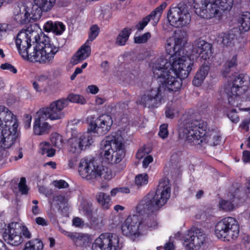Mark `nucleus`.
<instances>
[{"label":"nucleus","instance_id":"4c0bfd02","mask_svg":"<svg viewBox=\"0 0 250 250\" xmlns=\"http://www.w3.org/2000/svg\"><path fill=\"white\" fill-rule=\"evenodd\" d=\"M148 182V176L146 173L139 174L135 176V183L140 187L146 185Z\"/></svg>","mask_w":250,"mask_h":250},{"label":"nucleus","instance_id":"39448f33","mask_svg":"<svg viewBox=\"0 0 250 250\" xmlns=\"http://www.w3.org/2000/svg\"><path fill=\"white\" fill-rule=\"evenodd\" d=\"M18 126L17 116L8 108L0 105V161L9 155L8 149L17 139Z\"/></svg>","mask_w":250,"mask_h":250},{"label":"nucleus","instance_id":"f8f14e48","mask_svg":"<svg viewBox=\"0 0 250 250\" xmlns=\"http://www.w3.org/2000/svg\"><path fill=\"white\" fill-rule=\"evenodd\" d=\"M78 172L82 178L93 180L101 177L103 173L101 167L95 162L93 158H82L78 166Z\"/></svg>","mask_w":250,"mask_h":250},{"label":"nucleus","instance_id":"864d4df0","mask_svg":"<svg viewBox=\"0 0 250 250\" xmlns=\"http://www.w3.org/2000/svg\"><path fill=\"white\" fill-rule=\"evenodd\" d=\"M32 121V117L30 115L27 114L25 116V121L24 122V127L27 129L30 127Z\"/></svg>","mask_w":250,"mask_h":250},{"label":"nucleus","instance_id":"72a5a7b5","mask_svg":"<svg viewBox=\"0 0 250 250\" xmlns=\"http://www.w3.org/2000/svg\"><path fill=\"white\" fill-rule=\"evenodd\" d=\"M131 29L128 27L124 28L117 37L116 43L119 46L125 45L131 33Z\"/></svg>","mask_w":250,"mask_h":250},{"label":"nucleus","instance_id":"393cba45","mask_svg":"<svg viewBox=\"0 0 250 250\" xmlns=\"http://www.w3.org/2000/svg\"><path fill=\"white\" fill-rule=\"evenodd\" d=\"M214 5L212 8L214 10H216V13L214 14V17H220L222 14V12L225 11H229L233 4V0H214Z\"/></svg>","mask_w":250,"mask_h":250},{"label":"nucleus","instance_id":"a211bd4d","mask_svg":"<svg viewBox=\"0 0 250 250\" xmlns=\"http://www.w3.org/2000/svg\"><path fill=\"white\" fill-rule=\"evenodd\" d=\"M56 0H34L30 12L33 20H39L43 12L50 11L54 6Z\"/></svg>","mask_w":250,"mask_h":250},{"label":"nucleus","instance_id":"3c124183","mask_svg":"<svg viewBox=\"0 0 250 250\" xmlns=\"http://www.w3.org/2000/svg\"><path fill=\"white\" fill-rule=\"evenodd\" d=\"M242 160L244 163H248L250 162V151L244 150L242 153Z\"/></svg>","mask_w":250,"mask_h":250},{"label":"nucleus","instance_id":"5701e85b","mask_svg":"<svg viewBox=\"0 0 250 250\" xmlns=\"http://www.w3.org/2000/svg\"><path fill=\"white\" fill-rule=\"evenodd\" d=\"M67 236L73 241L77 247L89 246L92 241L90 235L77 232H67Z\"/></svg>","mask_w":250,"mask_h":250},{"label":"nucleus","instance_id":"c03bdc74","mask_svg":"<svg viewBox=\"0 0 250 250\" xmlns=\"http://www.w3.org/2000/svg\"><path fill=\"white\" fill-rule=\"evenodd\" d=\"M53 184L55 187L59 189L65 188L69 187V184L63 180H54L53 182Z\"/></svg>","mask_w":250,"mask_h":250},{"label":"nucleus","instance_id":"a19ab883","mask_svg":"<svg viewBox=\"0 0 250 250\" xmlns=\"http://www.w3.org/2000/svg\"><path fill=\"white\" fill-rule=\"evenodd\" d=\"M172 40V43L174 44V49H177V51L176 52V54L180 53L181 52L183 51V47L182 45V43L183 42V39L181 38H176L174 39V41L173 42Z\"/></svg>","mask_w":250,"mask_h":250},{"label":"nucleus","instance_id":"6e6d98bb","mask_svg":"<svg viewBox=\"0 0 250 250\" xmlns=\"http://www.w3.org/2000/svg\"><path fill=\"white\" fill-rule=\"evenodd\" d=\"M87 88L89 90V92L92 94H96L99 91V88L95 85H89L88 86Z\"/></svg>","mask_w":250,"mask_h":250},{"label":"nucleus","instance_id":"ea45409f","mask_svg":"<svg viewBox=\"0 0 250 250\" xmlns=\"http://www.w3.org/2000/svg\"><path fill=\"white\" fill-rule=\"evenodd\" d=\"M150 37V33L149 32H146L142 36L134 37V42L138 44L145 43Z\"/></svg>","mask_w":250,"mask_h":250},{"label":"nucleus","instance_id":"58836bf2","mask_svg":"<svg viewBox=\"0 0 250 250\" xmlns=\"http://www.w3.org/2000/svg\"><path fill=\"white\" fill-rule=\"evenodd\" d=\"M219 206L220 209L226 211H231L234 208V204L232 202L224 199L220 200Z\"/></svg>","mask_w":250,"mask_h":250},{"label":"nucleus","instance_id":"de8ad7c7","mask_svg":"<svg viewBox=\"0 0 250 250\" xmlns=\"http://www.w3.org/2000/svg\"><path fill=\"white\" fill-rule=\"evenodd\" d=\"M237 65V55H234L231 60L227 61L225 64L226 69L229 70L230 68Z\"/></svg>","mask_w":250,"mask_h":250},{"label":"nucleus","instance_id":"f704fd0d","mask_svg":"<svg viewBox=\"0 0 250 250\" xmlns=\"http://www.w3.org/2000/svg\"><path fill=\"white\" fill-rule=\"evenodd\" d=\"M44 245L39 239H33L26 242L22 250H42Z\"/></svg>","mask_w":250,"mask_h":250},{"label":"nucleus","instance_id":"13d9d810","mask_svg":"<svg viewBox=\"0 0 250 250\" xmlns=\"http://www.w3.org/2000/svg\"><path fill=\"white\" fill-rule=\"evenodd\" d=\"M71 137H75V138H79V132L77 130V129L76 126H73L71 128Z\"/></svg>","mask_w":250,"mask_h":250},{"label":"nucleus","instance_id":"c756f323","mask_svg":"<svg viewBox=\"0 0 250 250\" xmlns=\"http://www.w3.org/2000/svg\"><path fill=\"white\" fill-rule=\"evenodd\" d=\"M237 36L230 30L226 33H222L218 36V41L220 42L224 46H229L234 43Z\"/></svg>","mask_w":250,"mask_h":250},{"label":"nucleus","instance_id":"2f4dec72","mask_svg":"<svg viewBox=\"0 0 250 250\" xmlns=\"http://www.w3.org/2000/svg\"><path fill=\"white\" fill-rule=\"evenodd\" d=\"M96 199L103 209H108L112 205L110 196L103 192H98L96 195Z\"/></svg>","mask_w":250,"mask_h":250},{"label":"nucleus","instance_id":"69168bd1","mask_svg":"<svg viewBox=\"0 0 250 250\" xmlns=\"http://www.w3.org/2000/svg\"><path fill=\"white\" fill-rule=\"evenodd\" d=\"M118 188L119 189V192L124 193H129L130 192V189L128 187H124Z\"/></svg>","mask_w":250,"mask_h":250},{"label":"nucleus","instance_id":"e433bc0d","mask_svg":"<svg viewBox=\"0 0 250 250\" xmlns=\"http://www.w3.org/2000/svg\"><path fill=\"white\" fill-rule=\"evenodd\" d=\"M81 210L85 216L91 221L95 222V218L93 216L92 204L87 202H83L81 204Z\"/></svg>","mask_w":250,"mask_h":250},{"label":"nucleus","instance_id":"1a4fd4ad","mask_svg":"<svg viewBox=\"0 0 250 250\" xmlns=\"http://www.w3.org/2000/svg\"><path fill=\"white\" fill-rule=\"evenodd\" d=\"M232 83L230 90L228 93V102L229 104L234 106L235 101H238L240 96L247 91L250 84V77L247 74H239L234 78Z\"/></svg>","mask_w":250,"mask_h":250},{"label":"nucleus","instance_id":"ddd939ff","mask_svg":"<svg viewBox=\"0 0 250 250\" xmlns=\"http://www.w3.org/2000/svg\"><path fill=\"white\" fill-rule=\"evenodd\" d=\"M100 28L96 24L92 25L90 28L88 39L84 44L82 45L71 59V62L76 65L88 58L91 54V47L87 44L88 42H92L98 36Z\"/></svg>","mask_w":250,"mask_h":250},{"label":"nucleus","instance_id":"f257e3e1","mask_svg":"<svg viewBox=\"0 0 250 250\" xmlns=\"http://www.w3.org/2000/svg\"><path fill=\"white\" fill-rule=\"evenodd\" d=\"M167 62L162 58L157 59L153 63L152 71L157 79L158 86L147 91L141 98L137 104L149 108L158 107L162 104L166 92L179 91L182 86L183 79L187 78L190 72L193 62L188 64Z\"/></svg>","mask_w":250,"mask_h":250},{"label":"nucleus","instance_id":"4be33fe9","mask_svg":"<svg viewBox=\"0 0 250 250\" xmlns=\"http://www.w3.org/2000/svg\"><path fill=\"white\" fill-rule=\"evenodd\" d=\"M42 108H43L40 109V110L37 112L38 117L35 119V122L34 123V132L35 135H41L48 133L51 128V126L49 125L48 123L44 122L42 124L41 123L42 118H49L50 119L49 117L46 116V115L41 111Z\"/></svg>","mask_w":250,"mask_h":250},{"label":"nucleus","instance_id":"cd10ccee","mask_svg":"<svg viewBox=\"0 0 250 250\" xmlns=\"http://www.w3.org/2000/svg\"><path fill=\"white\" fill-rule=\"evenodd\" d=\"M226 217L218 222L215 226V235L219 239H224L228 241V225L226 223Z\"/></svg>","mask_w":250,"mask_h":250},{"label":"nucleus","instance_id":"20e7f679","mask_svg":"<svg viewBox=\"0 0 250 250\" xmlns=\"http://www.w3.org/2000/svg\"><path fill=\"white\" fill-rule=\"evenodd\" d=\"M179 137L185 138L190 146H201L212 137L214 146L220 144L221 137L213 129H210L207 122L202 120H192L184 124L179 129Z\"/></svg>","mask_w":250,"mask_h":250},{"label":"nucleus","instance_id":"5fc2aeb1","mask_svg":"<svg viewBox=\"0 0 250 250\" xmlns=\"http://www.w3.org/2000/svg\"><path fill=\"white\" fill-rule=\"evenodd\" d=\"M36 223L42 226H46L48 225L47 221L41 217H38L35 219Z\"/></svg>","mask_w":250,"mask_h":250},{"label":"nucleus","instance_id":"a878e982","mask_svg":"<svg viewBox=\"0 0 250 250\" xmlns=\"http://www.w3.org/2000/svg\"><path fill=\"white\" fill-rule=\"evenodd\" d=\"M209 70L210 66L208 64H206L205 62L196 72L192 80L193 84L195 86H200L208 75Z\"/></svg>","mask_w":250,"mask_h":250},{"label":"nucleus","instance_id":"338daca9","mask_svg":"<svg viewBox=\"0 0 250 250\" xmlns=\"http://www.w3.org/2000/svg\"><path fill=\"white\" fill-rule=\"evenodd\" d=\"M32 211V213L35 215H37L40 213V209L37 205L33 206Z\"/></svg>","mask_w":250,"mask_h":250},{"label":"nucleus","instance_id":"0eeeda50","mask_svg":"<svg viewBox=\"0 0 250 250\" xmlns=\"http://www.w3.org/2000/svg\"><path fill=\"white\" fill-rule=\"evenodd\" d=\"M68 102L81 104H84L86 103L85 99L82 95L71 93L68 95L66 99L62 98L54 101L48 107H43L41 111L51 120L60 119L64 116L62 110L67 106Z\"/></svg>","mask_w":250,"mask_h":250},{"label":"nucleus","instance_id":"9b49d317","mask_svg":"<svg viewBox=\"0 0 250 250\" xmlns=\"http://www.w3.org/2000/svg\"><path fill=\"white\" fill-rule=\"evenodd\" d=\"M119 237L115 233L104 232L97 238L92 245V250H118Z\"/></svg>","mask_w":250,"mask_h":250},{"label":"nucleus","instance_id":"37998d69","mask_svg":"<svg viewBox=\"0 0 250 250\" xmlns=\"http://www.w3.org/2000/svg\"><path fill=\"white\" fill-rule=\"evenodd\" d=\"M19 191L22 194H26L28 193V188L26 184V179L25 177H21L18 185Z\"/></svg>","mask_w":250,"mask_h":250},{"label":"nucleus","instance_id":"774afa93","mask_svg":"<svg viewBox=\"0 0 250 250\" xmlns=\"http://www.w3.org/2000/svg\"><path fill=\"white\" fill-rule=\"evenodd\" d=\"M246 191L247 196L250 198V178L247 182Z\"/></svg>","mask_w":250,"mask_h":250},{"label":"nucleus","instance_id":"473e14b6","mask_svg":"<svg viewBox=\"0 0 250 250\" xmlns=\"http://www.w3.org/2000/svg\"><path fill=\"white\" fill-rule=\"evenodd\" d=\"M68 202L67 197L65 195H58L54 196L52 199L49 200L51 207H55L59 210H62V206L63 208L67 206Z\"/></svg>","mask_w":250,"mask_h":250},{"label":"nucleus","instance_id":"423d86ee","mask_svg":"<svg viewBox=\"0 0 250 250\" xmlns=\"http://www.w3.org/2000/svg\"><path fill=\"white\" fill-rule=\"evenodd\" d=\"M122 139L115 133L106 136L101 142L100 154L107 164H118L125 157Z\"/></svg>","mask_w":250,"mask_h":250},{"label":"nucleus","instance_id":"9d476101","mask_svg":"<svg viewBox=\"0 0 250 250\" xmlns=\"http://www.w3.org/2000/svg\"><path fill=\"white\" fill-rule=\"evenodd\" d=\"M86 121L88 125L87 131L91 134L93 132L104 135L110 130L113 124L111 116L107 114H103L97 118L90 116Z\"/></svg>","mask_w":250,"mask_h":250},{"label":"nucleus","instance_id":"e2e57ef3","mask_svg":"<svg viewBox=\"0 0 250 250\" xmlns=\"http://www.w3.org/2000/svg\"><path fill=\"white\" fill-rule=\"evenodd\" d=\"M7 31L6 27L0 23V41L2 39L3 34L5 33Z\"/></svg>","mask_w":250,"mask_h":250},{"label":"nucleus","instance_id":"680f3d73","mask_svg":"<svg viewBox=\"0 0 250 250\" xmlns=\"http://www.w3.org/2000/svg\"><path fill=\"white\" fill-rule=\"evenodd\" d=\"M48 77L46 75H41L40 76H39L37 78V80L39 83H42L45 81H47L48 80Z\"/></svg>","mask_w":250,"mask_h":250},{"label":"nucleus","instance_id":"c9c22d12","mask_svg":"<svg viewBox=\"0 0 250 250\" xmlns=\"http://www.w3.org/2000/svg\"><path fill=\"white\" fill-rule=\"evenodd\" d=\"M27 9V8L24 9L25 12L24 13L20 12L15 15L14 19L17 23L21 25H24L27 24L30 21V19H32L31 18L32 14L30 12L31 9H28V10Z\"/></svg>","mask_w":250,"mask_h":250},{"label":"nucleus","instance_id":"603ef678","mask_svg":"<svg viewBox=\"0 0 250 250\" xmlns=\"http://www.w3.org/2000/svg\"><path fill=\"white\" fill-rule=\"evenodd\" d=\"M153 158L152 156L148 155L146 156L143 161V167L144 168H147L151 163L152 162Z\"/></svg>","mask_w":250,"mask_h":250},{"label":"nucleus","instance_id":"052dcab7","mask_svg":"<svg viewBox=\"0 0 250 250\" xmlns=\"http://www.w3.org/2000/svg\"><path fill=\"white\" fill-rule=\"evenodd\" d=\"M55 149L50 147L49 149H47V151H45V154L47 157H51L55 155Z\"/></svg>","mask_w":250,"mask_h":250},{"label":"nucleus","instance_id":"bf43d9fd","mask_svg":"<svg viewBox=\"0 0 250 250\" xmlns=\"http://www.w3.org/2000/svg\"><path fill=\"white\" fill-rule=\"evenodd\" d=\"M174 246L172 242H168L164 246V250H174Z\"/></svg>","mask_w":250,"mask_h":250},{"label":"nucleus","instance_id":"4d7b16f0","mask_svg":"<svg viewBox=\"0 0 250 250\" xmlns=\"http://www.w3.org/2000/svg\"><path fill=\"white\" fill-rule=\"evenodd\" d=\"M165 114L166 117L168 118L172 119L174 117L173 110L170 107L167 108Z\"/></svg>","mask_w":250,"mask_h":250},{"label":"nucleus","instance_id":"6ab92c4d","mask_svg":"<svg viewBox=\"0 0 250 250\" xmlns=\"http://www.w3.org/2000/svg\"><path fill=\"white\" fill-rule=\"evenodd\" d=\"M166 2H162L159 6L155 8L148 15L144 17L135 25V28L139 31H142L147 25L148 22L153 21V25H156L159 21L164 9L167 6Z\"/></svg>","mask_w":250,"mask_h":250},{"label":"nucleus","instance_id":"412c9836","mask_svg":"<svg viewBox=\"0 0 250 250\" xmlns=\"http://www.w3.org/2000/svg\"><path fill=\"white\" fill-rule=\"evenodd\" d=\"M172 40L171 39L167 40L165 47L167 54L170 55L169 60H167V62L173 63L174 62L175 63H177L179 62V60H182L180 61V63L182 64L186 63L188 64L189 62L193 63V60L190 57L181 56L180 53L176 54L177 49H174V44L172 43Z\"/></svg>","mask_w":250,"mask_h":250},{"label":"nucleus","instance_id":"7c9ffc66","mask_svg":"<svg viewBox=\"0 0 250 250\" xmlns=\"http://www.w3.org/2000/svg\"><path fill=\"white\" fill-rule=\"evenodd\" d=\"M238 22L241 32H247L250 29V12H244L239 17Z\"/></svg>","mask_w":250,"mask_h":250},{"label":"nucleus","instance_id":"49530a36","mask_svg":"<svg viewBox=\"0 0 250 250\" xmlns=\"http://www.w3.org/2000/svg\"><path fill=\"white\" fill-rule=\"evenodd\" d=\"M0 68L3 70H8L14 74L17 73V68L14 66L7 62L1 64Z\"/></svg>","mask_w":250,"mask_h":250},{"label":"nucleus","instance_id":"dca6fc26","mask_svg":"<svg viewBox=\"0 0 250 250\" xmlns=\"http://www.w3.org/2000/svg\"><path fill=\"white\" fill-rule=\"evenodd\" d=\"M93 143V136L87 131L81 135L79 138L70 137L67 141L68 148L69 152L79 154L89 147Z\"/></svg>","mask_w":250,"mask_h":250},{"label":"nucleus","instance_id":"2eb2a0df","mask_svg":"<svg viewBox=\"0 0 250 250\" xmlns=\"http://www.w3.org/2000/svg\"><path fill=\"white\" fill-rule=\"evenodd\" d=\"M167 17L169 24L176 28L186 26L190 21V15L187 10L179 6L170 8Z\"/></svg>","mask_w":250,"mask_h":250},{"label":"nucleus","instance_id":"8fccbe9b","mask_svg":"<svg viewBox=\"0 0 250 250\" xmlns=\"http://www.w3.org/2000/svg\"><path fill=\"white\" fill-rule=\"evenodd\" d=\"M51 145L48 142L42 143L40 144L41 153L42 155L45 154V151H47V149H49Z\"/></svg>","mask_w":250,"mask_h":250},{"label":"nucleus","instance_id":"a18cd8bd","mask_svg":"<svg viewBox=\"0 0 250 250\" xmlns=\"http://www.w3.org/2000/svg\"><path fill=\"white\" fill-rule=\"evenodd\" d=\"M228 117L233 123H237L239 121V117L237 114L236 109H233L228 113Z\"/></svg>","mask_w":250,"mask_h":250},{"label":"nucleus","instance_id":"79ce46f5","mask_svg":"<svg viewBox=\"0 0 250 250\" xmlns=\"http://www.w3.org/2000/svg\"><path fill=\"white\" fill-rule=\"evenodd\" d=\"M168 125L167 124H163L160 126L159 131L158 132L159 136L163 139L167 137L168 135V131L167 129Z\"/></svg>","mask_w":250,"mask_h":250},{"label":"nucleus","instance_id":"4468645a","mask_svg":"<svg viewBox=\"0 0 250 250\" xmlns=\"http://www.w3.org/2000/svg\"><path fill=\"white\" fill-rule=\"evenodd\" d=\"M206 234L201 229L192 228L184 237L186 250H199L206 240Z\"/></svg>","mask_w":250,"mask_h":250},{"label":"nucleus","instance_id":"aec40b11","mask_svg":"<svg viewBox=\"0 0 250 250\" xmlns=\"http://www.w3.org/2000/svg\"><path fill=\"white\" fill-rule=\"evenodd\" d=\"M212 44L204 40H197L193 45V53H196L197 59L201 61L209 59L212 52Z\"/></svg>","mask_w":250,"mask_h":250},{"label":"nucleus","instance_id":"bb28decb","mask_svg":"<svg viewBox=\"0 0 250 250\" xmlns=\"http://www.w3.org/2000/svg\"><path fill=\"white\" fill-rule=\"evenodd\" d=\"M43 29L46 32H52L56 35H61L65 30V26L62 22L49 21L44 24Z\"/></svg>","mask_w":250,"mask_h":250},{"label":"nucleus","instance_id":"0e129e2a","mask_svg":"<svg viewBox=\"0 0 250 250\" xmlns=\"http://www.w3.org/2000/svg\"><path fill=\"white\" fill-rule=\"evenodd\" d=\"M101 66L104 69V71H107L109 69L108 62L107 61L103 62L101 64Z\"/></svg>","mask_w":250,"mask_h":250},{"label":"nucleus","instance_id":"b1692460","mask_svg":"<svg viewBox=\"0 0 250 250\" xmlns=\"http://www.w3.org/2000/svg\"><path fill=\"white\" fill-rule=\"evenodd\" d=\"M226 223L228 225V241L235 240L239 234V225L237 221L233 217H226Z\"/></svg>","mask_w":250,"mask_h":250},{"label":"nucleus","instance_id":"f3484780","mask_svg":"<svg viewBox=\"0 0 250 250\" xmlns=\"http://www.w3.org/2000/svg\"><path fill=\"white\" fill-rule=\"evenodd\" d=\"M214 0H193V5L195 12L199 17L206 19L214 17L216 10H214L212 5Z\"/></svg>","mask_w":250,"mask_h":250},{"label":"nucleus","instance_id":"c85d7f7f","mask_svg":"<svg viewBox=\"0 0 250 250\" xmlns=\"http://www.w3.org/2000/svg\"><path fill=\"white\" fill-rule=\"evenodd\" d=\"M241 185L239 184H233L228 194L229 200L235 204L239 203L241 199L244 196V193L240 189Z\"/></svg>","mask_w":250,"mask_h":250},{"label":"nucleus","instance_id":"6e6552de","mask_svg":"<svg viewBox=\"0 0 250 250\" xmlns=\"http://www.w3.org/2000/svg\"><path fill=\"white\" fill-rule=\"evenodd\" d=\"M16 224L13 222L8 224L7 229H1L3 232V239L8 244L12 246H19L23 242L24 238L30 239L31 233L28 228L23 226L16 228Z\"/></svg>","mask_w":250,"mask_h":250},{"label":"nucleus","instance_id":"09e8293b","mask_svg":"<svg viewBox=\"0 0 250 250\" xmlns=\"http://www.w3.org/2000/svg\"><path fill=\"white\" fill-rule=\"evenodd\" d=\"M73 225L76 227H81L84 225L83 221L78 217H74L72 220Z\"/></svg>","mask_w":250,"mask_h":250},{"label":"nucleus","instance_id":"7ed1b4c3","mask_svg":"<svg viewBox=\"0 0 250 250\" xmlns=\"http://www.w3.org/2000/svg\"><path fill=\"white\" fill-rule=\"evenodd\" d=\"M33 34V31L21 30L17 34L15 43L20 55L31 62L46 63L52 61L59 51V47L54 45L49 38L42 42V45H36L33 47V51L29 52L32 47L31 38Z\"/></svg>","mask_w":250,"mask_h":250},{"label":"nucleus","instance_id":"f03ea898","mask_svg":"<svg viewBox=\"0 0 250 250\" xmlns=\"http://www.w3.org/2000/svg\"><path fill=\"white\" fill-rule=\"evenodd\" d=\"M170 196L168 181L159 182L156 190L149 192L136 207L138 215L128 216L121 225L122 234L134 241L148 229L157 226L155 212L167 201Z\"/></svg>","mask_w":250,"mask_h":250}]
</instances>
